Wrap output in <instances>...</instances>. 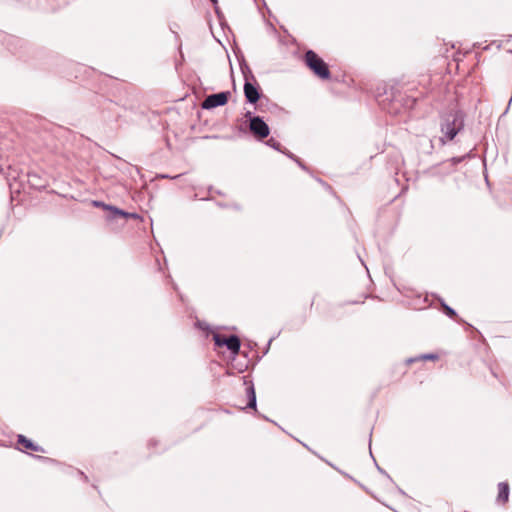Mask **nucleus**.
<instances>
[{"mask_svg": "<svg viewBox=\"0 0 512 512\" xmlns=\"http://www.w3.org/2000/svg\"><path fill=\"white\" fill-rule=\"evenodd\" d=\"M249 122V129L255 138L262 140L268 137L270 129L259 116L250 117Z\"/></svg>", "mask_w": 512, "mask_h": 512, "instance_id": "obj_2", "label": "nucleus"}, {"mask_svg": "<svg viewBox=\"0 0 512 512\" xmlns=\"http://www.w3.org/2000/svg\"><path fill=\"white\" fill-rule=\"evenodd\" d=\"M211 2L213 3L214 7L217 8L218 0H211Z\"/></svg>", "mask_w": 512, "mask_h": 512, "instance_id": "obj_14", "label": "nucleus"}, {"mask_svg": "<svg viewBox=\"0 0 512 512\" xmlns=\"http://www.w3.org/2000/svg\"><path fill=\"white\" fill-rule=\"evenodd\" d=\"M509 485L507 482H501L498 484V496L497 501L501 504H505L509 499Z\"/></svg>", "mask_w": 512, "mask_h": 512, "instance_id": "obj_7", "label": "nucleus"}, {"mask_svg": "<svg viewBox=\"0 0 512 512\" xmlns=\"http://www.w3.org/2000/svg\"><path fill=\"white\" fill-rule=\"evenodd\" d=\"M230 97V92H220L217 94H212L206 97V99L202 103V108L204 109H212L218 106L225 105Z\"/></svg>", "mask_w": 512, "mask_h": 512, "instance_id": "obj_4", "label": "nucleus"}, {"mask_svg": "<svg viewBox=\"0 0 512 512\" xmlns=\"http://www.w3.org/2000/svg\"><path fill=\"white\" fill-rule=\"evenodd\" d=\"M113 210H114L115 214H119V215L124 216V217L127 216V213H125L124 211L118 210L116 208H113Z\"/></svg>", "mask_w": 512, "mask_h": 512, "instance_id": "obj_12", "label": "nucleus"}, {"mask_svg": "<svg viewBox=\"0 0 512 512\" xmlns=\"http://www.w3.org/2000/svg\"><path fill=\"white\" fill-rule=\"evenodd\" d=\"M442 132L445 133L447 140H453L458 133V130L455 128V119L452 122L447 121V123L442 126Z\"/></svg>", "mask_w": 512, "mask_h": 512, "instance_id": "obj_8", "label": "nucleus"}, {"mask_svg": "<svg viewBox=\"0 0 512 512\" xmlns=\"http://www.w3.org/2000/svg\"><path fill=\"white\" fill-rule=\"evenodd\" d=\"M213 340L217 347L226 346L233 354H238L240 350V339L235 335L226 337L224 335L215 334Z\"/></svg>", "mask_w": 512, "mask_h": 512, "instance_id": "obj_3", "label": "nucleus"}, {"mask_svg": "<svg viewBox=\"0 0 512 512\" xmlns=\"http://www.w3.org/2000/svg\"><path fill=\"white\" fill-rule=\"evenodd\" d=\"M244 94H245L247 101H249L250 103H253V104L256 103L260 98L258 89L250 82H245Z\"/></svg>", "mask_w": 512, "mask_h": 512, "instance_id": "obj_5", "label": "nucleus"}, {"mask_svg": "<svg viewBox=\"0 0 512 512\" xmlns=\"http://www.w3.org/2000/svg\"><path fill=\"white\" fill-rule=\"evenodd\" d=\"M306 66L320 79L328 80L331 76L328 65L324 60L312 50H308L304 55Z\"/></svg>", "mask_w": 512, "mask_h": 512, "instance_id": "obj_1", "label": "nucleus"}, {"mask_svg": "<svg viewBox=\"0 0 512 512\" xmlns=\"http://www.w3.org/2000/svg\"><path fill=\"white\" fill-rule=\"evenodd\" d=\"M443 308H444V312L446 313V315H448L449 317H456V312L450 308L449 306L447 305H443Z\"/></svg>", "mask_w": 512, "mask_h": 512, "instance_id": "obj_10", "label": "nucleus"}, {"mask_svg": "<svg viewBox=\"0 0 512 512\" xmlns=\"http://www.w3.org/2000/svg\"><path fill=\"white\" fill-rule=\"evenodd\" d=\"M94 205L98 206V207H106L103 203H100V202H97V201L94 202Z\"/></svg>", "mask_w": 512, "mask_h": 512, "instance_id": "obj_13", "label": "nucleus"}, {"mask_svg": "<svg viewBox=\"0 0 512 512\" xmlns=\"http://www.w3.org/2000/svg\"><path fill=\"white\" fill-rule=\"evenodd\" d=\"M421 358L424 359V360H426V359L434 360V359L437 358V356L430 354V355H424Z\"/></svg>", "mask_w": 512, "mask_h": 512, "instance_id": "obj_11", "label": "nucleus"}, {"mask_svg": "<svg viewBox=\"0 0 512 512\" xmlns=\"http://www.w3.org/2000/svg\"><path fill=\"white\" fill-rule=\"evenodd\" d=\"M246 394L249 397L248 407L254 408L256 406V396L252 386L246 388Z\"/></svg>", "mask_w": 512, "mask_h": 512, "instance_id": "obj_9", "label": "nucleus"}, {"mask_svg": "<svg viewBox=\"0 0 512 512\" xmlns=\"http://www.w3.org/2000/svg\"><path fill=\"white\" fill-rule=\"evenodd\" d=\"M18 444L21 446L22 450L43 452V449L39 445L33 443L31 440L27 439L23 435H19Z\"/></svg>", "mask_w": 512, "mask_h": 512, "instance_id": "obj_6", "label": "nucleus"}]
</instances>
